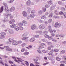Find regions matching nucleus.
<instances>
[{
	"label": "nucleus",
	"mask_w": 66,
	"mask_h": 66,
	"mask_svg": "<svg viewBox=\"0 0 66 66\" xmlns=\"http://www.w3.org/2000/svg\"><path fill=\"white\" fill-rule=\"evenodd\" d=\"M54 6H51L50 7V10H54Z\"/></svg>",
	"instance_id": "obj_22"
},
{
	"label": "nucleus",
	"mask_w": 66,
	"mask_h": 66,
	"mask_svg": "<svg viewBox=\"0 0 66 66\" xmlns=\"http://www.w3.org/2000/svg\"><path fill=\"white\" fill-rule=\"evenodd\" d=\"M38 13L39 14H43V12L41 10H40L38 11Z\"/></svg>",
	"instance_id": "obj_34"
},
{
	"label": "nucleus",
	"mask_w": 66,
	"mask_h": 66,
	"mask_svg": "<svg viewBox=\"0 0 66 66\" xmlns=\"http://www.w3.org/2000/svg\"><path fill=\"white\" fill-rule=\"evenodd\" d=\"M56 60L58 61H61V59L60 58H59L58 57H56Z\"/></svg>",
	"instance_id": "obj_23"
},
{
	"label": "nucleus",
	"mask_w": 66,
	"mask_h": 66,
	"mask_svg": "<svg viewBox=\"0 0 66 66\" xmlns=\"http://www.w3.org/2000/svg\"><path fill=\"white\" fill-rule=\"evenodd\" d=\"M30 42H33V38H32L29 40Z\"/></svg>",
	"instance_id": "obj_40"
},
{
	"label": "nucleus",
	"mask_w": 66,
	"mask_h": 66,
	"mask_svg": "<svg viewBox=\"0 0 66 66\" xmlns=\"http://www.w3.org/2000/svg\"><path fill=\"white\" fill-rule=\"evenodd\" d=\"M3 5H4V7L2 6L1 8V9L0 11V13H2V12H3V9L6 12H9V10L8 9V7L7 6V4H6L5 3H3Z\"/></svg>",
	"instance_id": "obj_1"
},
{
	"label": "nucleus",
	"mask_w": 66,
	"mask_h": 66,
	"mask_svg": "<svg viewBox=\"0 0 66 66\" xmlns=\"http://www.w3.org/2000/svg\"><path fill=\"white\" fill-rule=\"evenodd\" d=\"M15 7H12L10 9V10L11 12H13L15 10Z\"/></svg>",
	"instance_id": "obj_14"
},
{
	"label": "nucleus",
	"mask_w": 66,
	"mask_h": 66,
	"mask_svg": "<svg viewBox=\"0 0 66 66\" xmlns=\"http://www.w3.org/2000/svg\"><path fill=\"white\" fill-rule=\"evenodd\" d=\"M48 38L49 39H52V37L51 36H50L49 37L48 36Z\"/></svg>",
	"instance_id": "obj_52"
},
{
	"label": "nucleus",
	"mask_w": 66,
	"mask_h": 66,
	"mask_svg": "<svg viewBox=\"0 0 66 66\" xmlns=\"http://www.w3.org/2000/svg\"><path fill=\"white\" fill-rule=\"evenodd\" d=\"M36 26L35 25H33V29H36Z\"/></svg>",
	"instance_id": "obj_53"
},
{
	"label": "nucleus",
	"mask_w": 66,
	"mask_h": 66,
	"mask_svg": "<svg viewBox=\"0 0 66 66\" xmlns=\"http://www.w3.org/2000/svg\"><path fill=\"white\" fill-rule=\"evenodd\" d=\"M43 33L44 34H48V31H44L43 32Z\"/></svg>",
	"instance_id": "obj_58"
},
{
	"label": "nucleus",
	"mask_w": 66,
	"mask_h": 66,
	"mask_svg": "<svg viewBox=\"0 0 66 66\" xmlns=\"http://www.w3.org/2000/svg\"><path fill=\"white\" fill-rule=\"evenodd\" d=\"M26 45V44L24 43H22L21 45V46L22 47H24Z\"/></svg>",
	"instance_id": "obj_24"
},
{
	"label": "nucleus",
	"mask_w": 66,
	"mask_h": 66,
	"mask_svg": "<svg viewBox=\"0 0 66 66\" xmlns=\"http://www.w3.org/2000/svg\"><path fill=\"white\" fill-rule=\"evenodd\" d=\"M42 41L43 42H47V40L45 39H42Z\"/></svg>",
	"instance_id": "obj_26"
},
{
	"label": "nucleus",
	"mask_w": 66,
	"mask_h": 66,
	"mask_svg": "<svg viewBox=\"0 0 66 66\" xmlns=\"http://www.w3.org/2000/svg\"><path fill=\"white\" fill-rule=\"evenodd\" d=\"M15 44H16V41L14 40L13 41V42H12V44L13 45H15Z\"/></svg>",
	"instance_id": "obj_37"
},
{
	"label": "nucleus",
	"mask_w": 66,
	"mask_h": 66,
	"mask_svg": "<svg viewBox=\"0 0 66 66\" xmlns=\"http://www.w3.org/2000/svg\"><path fill=\"white\" fill-rule=\"evenodd\" d=\"M47 3H50V5H52V2L51 1H48L47 2Z\"/></svg>",
	"instance_id": "obj_25"
},
{
	"label": "nucleus",
	"mask_w": 66,
	"mask_h": 66,
	"mask_svg": "<svg viewBox=\"0 0 66 66\" xmlns=\"http://www.w3.org/2000/svg\"><path fill=\"white\" fill-rule=\"evenodd\" d=\"M14 29L15 31H18L19 30V27H18V26H15V27H14Z\"/></svg>",
	"instance_id": "obj_17"
},
{
	"label": "nucleus",
	"mask_w": 66,
	"mask_h": 66,
	"mask_svg": "<svg viewBox=\"0 0 66 66\" xmlns=\"http://www.w3.org/2000/svg\"><path fill=\"white\" fill-rule=\"evenodd\" d=\"M48 23H51V22H52V19H49L48 21Z\"/></svg>",
	"instance_id": "obj_44"
},
{
	"label": "nucleus",
	"mask_w": 66,
	"mask_h": 66,
	"mask_svg": "<svg viewBox=\"0 0 66 66\" xmlns=\"http://www.w3.org/2000/svg\"><path fill=\"white\" fill-rule=\"evenodd\" d=\"M4 36L3 35H1L0 36V39H2V38H4Z\"/></svg>",
	"instance_id": "obj_32"
},
{
	"label": "nucleus",
	"mask_w": 66,
	"mask_h": 66,
	"mask_svg": "<svg viewBox=\"0 0 66 66\" xmlns=\"http://www.w3.org/2000/svg\"><path fill=\"white\" fill-rule=\"evenodd\" d=\"M15 26H16V24H14L10 26V27L11 28H15Z\"/></svg>",
	"instance_id": "obj_16"
},
{
	"label": "nucleus",
	"mask_w": 66,
	"mask_h": 66,
	"mask_svg": "<svg viewBox=\"0 0 66 66\" xmlns=\"http://www.w3.org/2000/svg\"><path fill=\"white\" fill-rule=\"evenodd\" d=\"M61 10H62V11H64L65 10V8H64V7H61Z\"/></svg>",
	"instance_id": "obj_48"
},
{
	"label": "nucleus",
	"mask_w": 66,
	"mask_h": 66,
	"mask_svg": "<svg viewBox=\"0 0 66 66\" xmlns=\"http://www.w3.org/2000/svg\"><path fill=\"white\" fill-rule=\"evenodd\" d=\"M44 46H46V44L44 43H42L41 44V45L40 46L39 48H44Z\"/></svg>",
	"instance_id": "obj_9"
},
{
	"label": "nucleus",
	"mask_w": 66,
	"mask_h": 66,
	"mask_svg": "<svg viewBox=\"0 0 66 66\" xmlns=\"http://www.w3.org/2000/svg\"><path fill=\"white\" fill-rule=\"evenodd\" d=\"M42 10L44 12H45V11H46V8H42Z\"/></svg>",
	"instance_id": "obj_54"
},
{
	"label": "nucleus",
	"mask_w": 66,
	"mask_h": 66,
	"mask_svg": "<svg viewBox=\"0 0 66 66\" xmlns=\"http://www.w3.org/2000/svg\"><path fill=\"white\" fill-rule=\"evenodd\" d=\"M27 9L28 10V11H29V12H30V11H31V8L29 7H27Z\"/></svg>",
	"instance_id": "obj_55"
},
{
	"label": "nucleus",
	"mask_w": 66,
	"mask_h": 66,
	"mask_svg": "<svg viewBox=\"0 0 66 66\" xmlns=\"http://www.w3.org/2000/svg\"><path fill=\"white\" fill-rule=\"evenodd\" d=\"M16 58L17 59H18V60H17L16 59H15L14 60L16 62H17L18 63H20L19 62H22V61H21V60H22V59H21L20 58H19V57H17Z\"/></svg>",
	"instance_id": "obj_5"
},
{
	"label": "nucleus",
	"mask_w": 66,
	"mask_h": 66,
	"mask_svg": "<svg viewBox=\"0 0 66 66\" xmlns=\"http://www.w3.org/2000/svg\"><path fill=\"white\" fill-rule=\"evenodd\" d=\"M9 42L10 43H13V41L14 40L13 39H9Z\"/></svg>",
	"instance_id": "obj_29"
},
{
	"label": "nucleus",
	"mask_w": 66,
	"mask_h": 66,
	"mask_svg": "<svg viewBox=\"0 0 66 66\" xmlns=\"http://www.w3.org/2000/svg\"><path fill=\"white\" fill-rule=\"evenodd\" d=\"M56 30H52H52L50 31V32H54V33H55L56 32Z\"/></svg>",
	"instance_id": "obj_38"
},
{
	"label": "nucleus",
	"mask_w": 66,
	"mask_h": 66,
	"mask_svg": "<svg viewBox=\"0 0 66 66\" xmlns=\"http://www.w3.org/2000/svg\"><path fill=\"white\" fill-rule=\"evenodd\" d=\"M59 14L60 15H62L63 14V12H60L59 13Z\"/></svg>",
	"instance_id": "obj_64"
},
{
	"label": "nucleus",
	"mask_w": 66,
	"mask_h": 66,
	"mask_svg": "<svg viewBox=\"0 0 66 66\" xmlns=\"http://www.w3.org/2000/svg\"><path fill=\"white\" fill-rule=\"evenodd\" d=\"M63 14L64 16V18H66V12H64Z\"/></svg>",
	"instance_id": "obj_47"
},
{
	"label": "nucleus",
	"mask_w": 66,
	"mask_h": 66,
	"mask_svg": "<svg viewBox=\"0 0 66 66\" xmlns=\"http://www.w3.org/2000/svg\"><path fill=\"white\" fill-rule=\"evenodd\" d=\"M48 45H51L52 44V43L51 42H48L47 43Z\"/></svg>",
	"instance_id": "obj_63"
},
{
	"label": "nucleus",
	"mask_w": 66,
	"mask_h": 66,
	"mask_svg": "<svg viewBox=\"0 0 66 66\" xmlns=\"http://www.w3.org/2000/svg\"><path fill=\"white\" fill-rule=\"evenodd\" d=\"M45 28V24H42L39 27V28L40 30H43Z\"/></svg>",
	"instance_id": "obj_6"
},
{
	"label": "nucleus",
	"mask_w": 66,
	"mask_h": 66,
	"mask_svg": "<svg viewBox=\"0 0 66 66\" xmlns=\"http://www.w3.org/2000/svg\"><path fill=\"white\" fill-rule=\"evenodd\" d=\"M59 37H64V36L62 35V34H60L59 35Z\"/></svg>",
	"instance_id": "obj_60"
},
{
	"label": "nucleus",
	"mask_w": 66,
	"mask_h": 66,
	"mask_svg": "<svg viewBox=\"0 0 66 66\" xmlns=\"http://www.w3.org/2000/svg\"><path fill=\"white\" fill-rule=\"evenodd\" d=\"M52 41H53V42H57L56 40H55V39H52Z\"/></svg>",
	"instance_id": "obj_62"
},
{
	"label": "nucleus",
	"mask_w": 66,
	"mask_h": 66,
	"mask_svg": "<svg viewBox=\"0 0 66 66\" xmlns=\"http://www.w3.org/2000/svg\"><path fill=\"white\" fill-rule=\"evenodd\" d=\"M14 1V0H10L8 2V3H11L13 2Z\"/></svg>",
	"instance_id": "obj_30"
},
{
	"label": "nucleus",
	"mask_w": 66,
	"mask_h": 66,
	"mask_svg": "<svg viewBox=\"0 0 66 66\" xmlns=\"http://www.w3.org/2000/svg\"><path fill=\"white\" fill-rule=\"evenodd\" d=\"M27 33H25L23 35L22 37L23 38H22V39L23 40H25L26 42H27L29 40V39H28L29 37H26V36H27Z\"/></svg>",
	"instance_id": "obj_2"
},
{
	"label": "nucleus",
	"mask_w": 66,
	"mask_h": 66,
	"mask_svg": "<svg viewBox=\"0 0 66 66\" xmlns=\"http://www.w3.org/2000/svg\"><path fill=\"white\" fill-rule=\"evenodd\" d=\"M48 29H49V30L50 32V31L52 30V29H51V26L50 25L48 26Z\"/></svg>",
	"instance_id": "obj_18"
},
{
	"label": "nucleus",
	"mask_w": 66,
	"mask_h": 66,
	"mask_svg": "<svg viewBox=\"0 0 66 66\" xmlns=\"http://www.w3.org/2000/svg\"><path fill=\"white\" fill-rule=\"evenodd\" d=\"M34 62H37L38 61V59H34Z\"/></svg>",
	"instance_id": "obj_56"
},
{
	"label": "nucleus",
	"mask_w": 66,
	"mask_h": 66,
	"mask_svg": "<svg viewBox=\"0 0 66 66\" xmlns=\"http://www.w3.org/2000/svg\"><path fill=\"white\" fill-rule=\"evenodd\" d=\"M18 25L20 27H21V26H23V24H22V23H19L18 24Z\"/></svg>",
	"instance_id": "obj_35"
},
{
	"label": "nucleus",
	"mask_w": 66,
	"mask_h": 66,
	"mask_svg": "<svg viewBox=\"0 0 66 66\" xmlns=\"http://www.w3.org/2000/svg\"><path fill=\"white\" fill-rule=\"evenodd\" d=\"M55 14L56 15H57L59 14V12L57 10H55Z\"/></svg>",
	"instance_id": "obj_27"
},
{
	"label": "nucleus",
	"mask_w": 66,
	"mask_h": 66,
	"mask_svg": "<svg viewBox=\"0 0 66 66\" xmlns=\"http://www.w3.org/2000/svg\"><path fill=\"white\" fill-rule=\"evenodd\" d=\"M52 17V13H51L48 16V17L49 18H51V17Z\"/></svg>",
	"instance_id": "obj_43"
},
{
	"label": "nucleus",
	"mask_w": 66,
	"mask_h": 66,
	"mask_svg": "<svg viewBox=\"0 0 66 66\" xmlns=\"http://www.w3.org/2000/svg\"><path fill=\"white\" fill-rule=\"evenodd\" d=\"M22 14L24 17H27L28 16L27 13L25 11L23 12Z\"/></svg>",
	"instance_id": "obj_10"
},
{
	"label": "nucleus",
	"mask_w": 66,
	"mask_h": 66,
	"mask_svg": "<svg viewBox=\"0 0 66 66\" xmlns=\"http://www.w3.org/2000/svg\"><path fill=\"white\" fill-rule=\"evenodd\" d=\"M62 59H63V60H66V56H63L62 58Z\"/></svg>",
	"instance_id": "obj_61"
},
{
	"label": "nucleus",
	"mask_w": 66,
	"mask_h": 66,
	"mask_svg": "<svg viewBox=\"0 0 66 66\" xmlns=\"http://www.w3.org/2000/svg\"><path fill=\"white\" fill-rule=\"evenodd\" d=\"M58 4L60 5H62V4H63V3H62V2L61 1H59L58 2Z\"/></svg>",
	"instance_id": "obj_42"
},
{
	"label": "nucleus",
	"mask_w": 66,
	"mask_h": 66,
	"mask_svg": "<svg viewBox=\"0 0 66 66\" xmlns=\"http://www.w3.org/2000/svg\"><path fill=\"white\" fill-rule=\"evenodd\" d=\"M26 5L28 6H30L31 5V1L29 0L27 1L26 3Z\"/></svg>",
	"instance_id": "obj_11"
},
{
	"label": "nucleus",
	"mask_w": 66,
	"mask_h": 66,
	"mask_svg": "<svg viewBox=\"0 0 66 66\" xmlns=\"http://www.w3.org/2000/svg\"><path fill=\"white\" fill-rule=\"evenodd\" d=\"M61 53V54H64L65 53V51L64 50H63L60 52Z\"/></svg>",
	"instance_id": "obj_31"
},
{
	"label": "nucleus",
	"mask_w": 66,
	"mask_h": 66,
	"mask_svg": "<svg viewBox=\"0 0 66 66\" xmlns=\"http://www.w3.org/2000/svg\"><path fill=\"white\" fill-rule=\"evenodd\" d=\"M50 6L49 4L46 5H45V7L46 8H48V7H49Z\"/></svg>",
	"instance_id": "obj_39"
},
{
	"label": "nucleus",
	"mask_w": 66,
	"mask_h": 66,
	"mask_svg": "<svg viewBox=\"0 0 66 66\" xmlns=\"http://www.w3.org/2000/svg\"><path fill=\"white\" fill-rule=\"evenodd\" d=\"M48 59L50 60L51 61H53V58L52 57H48Z\"/></svg>",
	"instance_id": "obj_36"
},
{
	"label": "nucleus",
	"mask_w": 66,
	"mask_h": 66,
	"mask_svg": "<svg viewBox=\"0 0 66 66\" xmlns=\"http://www.w3.org/2000/svg\"><path fill=\"white\" fill-rule=\"evenodd\" d=\"M11 15V14H8L7 15H6V16H5L4 17L5 19L3 20V22H6L8 21L9 20H8V16H10Z\"/></svg>",
	"instance_id": "obj_3"
},
{
	"label": "nucleus",
	"mask_w": 66,
	"mask_h": 66,
	"mask_svg": "<svg viewBox=\"0 0 66 66\" xmlns=\"http://www.w3.org/2000/svg\"><path fill=\"white\" fill-rule=\"evenodd\" d=\"M42 52L43 53H48L49 51L47 50H43L42 51Z\"/></svg>",
	"instance_id": "obj_19"
},
{
	"label": "nucleus",
	"mask_w": 66,
	"mask_h": 66,
	"mask_svg": "<svg viewBox=\"0 0 66 66\" xmlns=\"http://www.w3.org/2000/svg\"><path fill=\"white\" fill-rule=\"evenodd\" d=\"M14 22H15V20L14 19H12L9 21V23L10 24H13Z\"/></svg>",
	"instance_id": "obj_13"
},
{
	"label": "nucleus",
	"mask_w": 66,
	"mask_h": 66,
	"mask_svg": "<svg viewBox=\"0 0 66 66\" xmlns=\"http://www.w3.org/2000/svg\"><path fill=\"white\" fill-rule=\"evenodd\" d=\"M38 21L39 22H44V21L42 20H38Z\"/></svg>",
	"instance_id": "obj_46"
},
{
	"label": "nucleus",
	"mask_w": 66,
	"mask_h": 66,
	"mask_svg": "<svg viewBox=\"0 0 66 66\" xmlns=\"http://www.w3.org/2000/svg\"><path fill=\"white\" fill-rule=\"evenodd\" d=\"M4 48H5L6 50L9 51V49H10V47H9L6 46H4Z\"/></svg>",
	"instance_id": "obj_15"
},
{
	"label": "nucleus",
	"mask_w": 66,
	"mask_h": 66,
	"mask_svg": "<svg viewBox=\"0 0 66 66\" xmlns=\"http://www.w3.org/2000/svg\"><path fill=\"white\" fill-rule=\"evenodd\" d=\"M22 24H23V26H27V22L25 20H23L22 21Z\"/></svg>",
	"instance_id": "obj_8"
},
{
	"label": "nucleus",
	"mask_w": 66,
	"mask_h": 66,
	"mask_svg": "<svg viewBox=\"0 0 66 66\" xmlns=\"http://www.w3.org/2000/svg\"><path fill=\"white\" fill-rule=\"evenodd\" d=\"M25 62H26V63H25V64H26V65L27 66H29V63H28V62L26 61H25Z\"/></svg>",
	"instance_id": "obj_49"
},
{
	"label": "nucleus",
	"mask_w": 66,
	"mask_h": 66,
	"mask_svg": "<svg viewBox=\"0 0 66 66\" xmlns=\"http://www.w3.org/2000/svg\"><path fill=\"white\" fill-rule=\"evenodd\" d=\"M59 51V50H57V49L54 50V51H55V52H58Z\"/></svg>",
	"instance_id": "obj_57"
},
{
	"label": "nucleus",
	"mask_w": 66,
	"mask_h": 66,
	"mask_svg": "<svg viewBox=\"0 0 66 66\" xmlns=\"http://www.w3.org/2000/svg\"><path fill=\"white\" fill-rule=\"evenodd\" d=\"M61 26V24H59L58 23H56L54 25L55 28H59Z\"/></svg>",
	"instance_id": "obj_7"
},
{
	"label": "nucleus",
	"mask_w": 66,
	"mask_h": 66,
	"mask_svg": "<svg viewBox=\"0 0 66 66\" xmlns=\"http://www.w3.org/2000/svg\"><path fill=\"white\" fill-rule=\"evenodd\" d=\"M9 32L10 34H13L14 33V31H13V30L12 29H9Z\"/></svg>",
	"instance_id": "obj_12"
},
{
	"label": "nucleus",
	"mask_w": 66,
	"mask_h": 66,
	"mask_svg": "<svg viewBox=\"0 0 66 66\" xmlns=\"http://www.w3.org/2000/svg\"><path fill=\"white\" fill-rule=\"evenodd\" d=\"M41 18L42 19H46V17L44 15H43L41 16Z\"/></svg>",
	"instance_id": "obj_21"
},
{
	"label": "nucleus",
	"mask_w": 66,
	"mask_h": 66,
	"mask_svg": "<svg viewBox=\"0 0 66 66\" xmlns=\"http://www.w3.org/2000/svg\"><path fill=\"white\" fill-rule=\"evenodd\" d=\"M44 37L45 38H48V37H49V35L46 34L44 35Z\"/></svg>",
	"instance_id": "obj_51"
},
{
	"label": "nucleus",
	"mask_w": 66,
	"mask_h": 66,
	"mask_svg": "<svg viewBox=\"0 0 66 66\" xmlns=\"http://www.w3.org/2000/svg\"><path fill=\"white\" fill-rule=\"evenodd\" d=\"M36 32L37 33H38L39 34H42V30L39 31H37Z\"/></svg>",
	"instance_id": "obj_33"
},
{
	"label": "nucleus",
	"mask_w": 66,
	"mask_h": 66,
	"mask_svg": "<svg viewBox=\"0 0 66 66\" xmlns=\"http://www.w3.org/2000/svg\"><path fill=\"white\" fill-rule=\"evenodd\" d=\"M25 50V48H23L21 50V52H24Z\"/></svg>",
	"instance_id": "obj_50"
},
{
	"label": "nucleus",
	"mask_w": 66,
	"mask_h": 66,
	"mask_svg": "<svg viewBox=\"0 0 66 66\" xmlns=\"http://www.w3.org/2000/svg\"><path fill=\"white\" fill-rule=\"evenodd\" d=\"M53 52H54V50H52L50 52H49L48 54V55H51L53 57V56H54V54H53Z\"/></svg>",
	"instance_id": "obj_4"
},
{
	"label": "nucleus",
	"mask_w": 66,
	"mask_h": 66,
	"mask_svg": "<svg viewBox=\"0 0 66 66\" xmlns=\"http://www.w3.org/2000/svg\"><path fill=\"white\" fill-rule=\"evenodd\" d=\"M54 18H57V19H59V18H60V17L59 16H54Z\"/></svg>",
	"instance_id": "obj_59"
},
{
	"label": "nucleus",
	"mask_w": 66,
	"mask_h": 66,
	"mask_svg": "<svg viewBox=\"0 0 66 66\" xmlns=\"http://www.w3.org/2000/svg\"><path fill=\"white\" fill-rule=\"evenodd\" d=\"M31 13H32L30 15V16L31 18H33V11H31Z\"/></svg>",
	"instance_id": "obj_20"
},
{
	"label": "nucleus",
	"mask_w": 66,
	"mask_h": 66,
	"mask_svg": "<svg viewBox=\"0 0 66 66\" xmlns=\"http://www.w3.org/2000/svg\"><path fill=\"white\" fill-rule=\"evenodd\" d=\"M34 37H36V38H38L39 37V36L38 35H34Z\"/></svg>",
	"instance_id": "obj_45"
},
{
	"label": "nucleus",
	"mask_w": 66,
	"mask_h": 66,
	"mask_svg": "<svg viewBox=\"0 0 66 66\" xmlns=\"http://www.w3.org/2000/svg\"><path fill=\"white\" fill-rule=\"evenodd\" d=\"M24 55H28L29 54V52H26L24 53Z\"/></svg>",
	"instance_id": "obj_41"
},
{
	"label": "nucleus",
	"mask_w": 66,
	"mask_h": 66,
	"mask_svg": "<svg viewBox=\"0 0 66 66\" xmlns=\"http://www.w3.org/2000/svg\"><path fill=\"white\" fill-rule=\"evenodd\" d=\"M0 34H1V35H3V36H4V35H5L6 34L5 33V32H1Z\"/></svg>",
	"instance_id": "obj_28"
}]
</instances>
